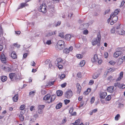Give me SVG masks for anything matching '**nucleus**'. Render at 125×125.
Segmentation results:
<instances>
[{
    "instance_id": "c03bdc74",
    "label": "nucleus",
    "mask_w": 125,
    "mask_h": 125,
    "mask_svg": "<svg viewBox=\"0 0 125 125\" xmlns=\"http://www.w3.org/2000/svg\"><path fill=\"white\" fill-rule=\"evenodd\" d=\"M59 36L61 37L62 38H63L64 37V35L63 33L62 32L60 33H59Z\"/></svg>"
},
{
    "instance_id": "c9c22d12",
    "label": "nucleus",
    "mask_w": 125,
    "mask_h": 125,
    "mask_svg": "<svg viewBox=\"0 0 125 125\" xmlns=\"http://www.w3.org/2000/svg\"><path fill=\"white\" fill-rule=\"evenodd\" d=\"M36 92L35 91H31L30 92L29 94V95H30L31 96H33L35 94V93Z\"/></svg>"
},
{
    "instance_id": "f257e3e1",
    "label": "nucleus",
    "mask_w": 125,
    "mask_h": 125,
    "mask_svg": "<svg viewBox=\"0 0 125 125\" xmlns=\"http://www.w3.org/2000/svg\"><path fill=\"white\" fill-rule=\"evenodd\" d=\"M65 47L64 42L62 40H59L55 46V48L57 50L62 49Z\"/></svg>"
},
{
    "instance_id": "6ab92c4d",
    "label": "nucleus",
    "mask_w": 125,
    "mask_h": 125,
    "mask_svg": "<svg viewBox=\"0 0 125 125\" xmlns=\"http://www.w3.org/2000/svg\"><path fill=\"white\" fill-rule=\"evenodd\" d=\"M56 98V96L55 95H52L50 99V101H49L48 102L49 103H50L53 101Z\"/></svg>"
},
{
    "instance_id": "4d7b16f0",
    "label": "nucleus",
    "mask_w": 125,
    "mask_h": 125,
    "mask_svg": "<svg viewBox=\"0 0 125 125\" xmlns=\"http://www.w3.org/2000/svg\"><path fill=\"white\" fill-rule=\"evenodd\" d=\"M76 56L78 59H81L83 57V55H76Z\"/></svg>"
},
{
    "instance_id": "bf43d9fd",
    "label": "nucleus",
    "mask_w": 125,
    "mask_h": 125,
    "mask_svg": "<svg viewBox=\"0 0 125 125\" xmlns=\"http://www.w3.org/2000/svg\"><path fill=\"white\" fill-rule=\"evenodd\" d=\"M111 33H114L115 32V29L114 28H112L111 30Z\"/></svg>"
},
{
    "instance_id": "37998d69",
    "label": "nucleus",
    "mask_w": 125,
    "mask_h": 125,
    "mask_svg": "<svg viewBox=\"0 0 125 125\" xmlns=\"http://www.w3.org/2000/svg\"><path fill=\"white\" fill-rule=\"evenodd\" d=\"M120 117V115L119 114H117L115 117V120L116 121L118 120L119 119V118Z\"/></svg>"
},
{
    "instance_id": "5fc2aeb1",
    "label": "nucleus",
    "mask_w": 125,
    "mask_h": 125,
    "mask_svg": "<svg viewBox=\"0 0 125 125\" xmlns=\"http://www.w3.org/2000/svg\"><path fill=\"white\" fill-rule=\"evenodd\" d=\"M36 63L34 61H32L31 63V65L32 66H35V65Z\"/></svg>"
},
{
    "instance_id": "6e6d98bb",
    "label": "nucleus",
    "mask_w": 125,
    "mask_h": 125,
    "mask_svg": "<svg viewBox=\"0 0 125 125\" xmlns=\"http://www.w3.org/2000/svg\"><path fill=\"white\" fill-rule=\"evenodd\" d=\"M41 93L43 95H44L46 94V91L44 90H41Z\"/></svg>"
},
{
    "instance_id": "f704fd0d",
    "label": "nucleus",
    "mask_w": 125,
    "mask_h": 125,
    "mask_svg": "<svg viewBox=\"0 0 125 125\" xmlns=\"http://www.w3.org/2000/svg\"><path fill=\"white\" fill-rule=\"evenodd\" d=\"M119 88L123 89L125 88V85L123 83H120Z\"/></svg>"
},
{
    "instance_id": "7c9ffc66",
    "label": "nucleus",
    "mask_w": 125,
    "mask_h": 125,
    "mask_svg": "<svg viewBox=\"0 0 125 125\" xmlns=\"http://www.w3.org/2000/svg\"><path fill=\"white\" fill-rule=\"evenodd\" d=\"M71 38V35L70 34H67L65 36V38L67 40H70Z\"/></svg>"
},
{
    "instance_id": "4be33fe9",
    "label": "nucleus",
    "mask_w": 125,
    "mask_h": 125,
    "mask_svg": "<svg viewBox=\"0 0 125 125\" xmlns=\"http://www.w3.org/2000/svg\"><path fill=\"white\" fill-rule=\"evenodd\" d=\"M55 81H49L47 83L46 85L47 86H50L54 84Z\"/></svg>"
},
{
    "instance_id": "412c9836",
    "label": "nucleus",
    "mask_w": 125,
    "mask_h": 125,
    "mask_svg": "<svg viewBox=\"0 0 125 125\" xmlns=\"http://www.w3.org/2000/svg\"><path fill=\"white\" fill-rule=\"evenodd\" d=\"M56 33V31L50 32L46 35V36L48 37L51 36L52 35L55 34Z\"/></svg>"
},
{
    "instance_id": "cd10ccee",
    "label": "nucleus",
    "mask_w": 125,
    "mask_h": 125,
    "mask_svg": "<svg viewBox=\"0 0 125 125\" xmlns=\"http://www.w3.org/2000/svg\"><path fill=\"white\" fill-rule=\"evenodd\" d=\"M80 119H78L76 120L74 123H72L73 125H77L80 124Z\"/></svg>"
},
{
    "instance_id": "5701e85b",
    "label": "nucleus",
    "mask_w": 125,
    "mask_h": 125,
    "mask_svg": "<svg viewBox=\"0 0 125 125\" xmlns=\"http://www.w3.org/2000/svg\"><path fill=\"white\" fill-rule=\"evenodd\" d=\"M120 11V9H116L115 10L114 13H112L111 14H113V15H117Z\"/></svg>"
},
{
    "instance_id": "ddd939ff",
    "label": "nucleus",
    "mask_w": 125,
    "mask_h": 125,
    "mask_svg": "<svg viewBox=\"0 0 125 125\" xmlns=\"http://www.w3.org/2000/svg\"><path fill=\"white\" fill-rule=\"evenodd\" d=\"M107 93L105 92H101L99 94L100 97L102 99H104L107 95Z\"/></svg>"
},
{
    "instance_id": "72a5a7b5",
    "label": "nucleus",
    "mask_w": 125,
    "mask_h": 125,
    "mask_svg": "<svg viewBox=\"0 0 125 125\" xmlns=\"http://www.w3.org/2000/svg\"><path fill=\"white\" fill-rule=\"evenodd\" d=\"M2 81L3 82H4L7 80V77L5 76H2L1 78Z\"/></svg>"
},
{
    "instance_id": "7ed1b4c3",
    "label": "nucleus",
    "mask_w": 125,
    "mask_h": 125,
    "mask_svg": "<svg viewBox=\"0 0 125 125\" xmlns=\"http://www.w3.org/2000/svg\"><path fill=\"white\" fill-rule=\"evenodd\" d=\"M97 38L98 41L97 40L96 38H95L93 39L92 42V45L94 46L96 45L97 43H99L101 40V35L100 33H98L97 34Z\"/></svg>"
},
{
    "instance_id": "473e14b6",
    "label": "nucleus",
    "mask_w": 125,
    "mask_h": 125,
    "mask_svg": "<svg viewBox=\"0 0 125 125\" xmlns=\"http://www.w3.org/2000/svg\"><path fill=\"white\" fill-rule=\"evenodd\" d=\"M19 117L20 120L21 121H23L24 119L23 116L21 114H20L19 115Z\"/></svg>"
},
{
    "instance_id": "338daca9",
    "label": "nucleus",
    "mask_w": 125,
    "mask_h": 125,
    "mask_svg": "<svg viewBox=\"0 0 125 125\" xmlns=\"http://www.w3.org/2000/svg\"><path fill=\"white\" fill-rule=\"evenodd\" d=\"M110 9H108L106 10L104 12V14L105 15L108 13L110 12Z\"/></svg>"
},
{
    "instance_id": "9d476101",
    "label": "nucleus",
    "mask_w": 125,
    "mask_h": 125,
    "mask_svg": "<svg viewBox=\"0 0 125 125\" xmlns=\"http://www.w3.org/2000/svg\"><path fill=\"white\" fill-rule=\"evenodd\" d=\"M0 55V58L2 62L4 63H6V59L5 55Z\"/></svg>"
},
{
    "instance_id": "052dcab7",
    "label": "nucleus",
    "mask_w": 125,
    "mask_h": 125,
    "mask_svg": "<svg viewBox=\"0 0 125 125\" xmlns=\"http://www.w3.org/2000/svg\"><path fill=\"white\" fill-rule=\"evenodd\" d=\"M34 107H35V106H32V105L31 106L30 108V110L31 111H32L33 110H34Z\"/></svg>"
},
{
    "instance_id": "9b49d317",
    "label": "nucleus",
    "mask_w": 125,
    "mask_h": 125,
    "mask_svg": "<svg viewBox=\"0 0 125 125\" xmlns=\"http://www.w3.org/2000/svg\"><path fill=\"white\" fill-rule=\"evenodd\" d=\"M76 87L77 89V93L80 94L81 91V87L79 83L77 84Z\"/></svg>"
},
{
    "instance_id": "aec40b11",
    "label": "nucleus",
    "mask_w": 125,
    "mask_h": 125,
    "mask_svg": "<svg viewBox=\"0 0 125 125\" xmlns=\"http://www.w3.org/2000/svg\"><path fill=\"white\" fill-rule=\"evenodd\" d=\"M107 90L109 92H112L114 91V87L112 86H110L108 87L107 88Z\"/></svg>"
},
{
    "instance_id": "a878e982",
    "label": "nucleus",
    "mask_w": 125,
    "mask_h": 125,
    "mask_svg": "<svg viewBox=\"0 0 125 125\" xmlns=\"http://www.w3.org/2000/svg\"><path fill=\"white\" fill-rule=\"evenodd\" d=\"M62 92L61 90H59L56 92V94L58 96H61L62 94Z\"/></svg>"
},
{
    "instance_id": "ea45409f",
    "label": "nucleus",
    "mask_w": 125,
    "mask_h": 125,
    "mask_svg": "<svg viewBox=\"0 0 125 125\" xmlns=\"http://www.w3.org/2000/svg\"><path fill=\"white\" fill-rule=\"evenodd\" d=\"M111 98V96L110 95H108L105 98V100L106 101H109Z\"/></svg>"
},
{
    "instance_id": "680f3d73",
    "label": "nucleus",
    "mask_w": 125,
    "mask_h": 125,
    "mask_svg": "<svg viewBox=\"0 0 125 125\" xmlns=\"http://www.w3.org/2000/svg\"><path fill=\"white\" fill-rule=\"evenodd\" d=\"M61 23V22L60 21H58L56 24H55V26L56 27H57V26H59L60 25Z\"/></svg>"
},
{
    "instance_id": "774afa93",
    "label": "nucleus",
    "mask_w": 125,
    "mask_h": 125,
    "mask_svg": "<svg viewBox=\"0 0 125 125\" xmlns=\"http://www.w3.org/2000/svg\"><path fill=\"white\" fill-rule=\"evenodd\" d=\"M49 68L51 69H52L53 68V66L51 63H50L49 65Z\"/></svg>"
},
{
    "instance_id": "09e8293b",
    "label": "nucleus",
    "mask_w": 125,
    "mask_h": 125,
    "mask_svg": "<svg viewBox=\"0 0 125 125\" xmlns=\"http://www.w3.org/2000/svg\"><path fill=\"white\" fill-rule=\"evenodd\" d=\"M109 63L110 64L112 65H114L115 63V62L113 61H110L109 62Z\"/></svg>"
},
{
    "instance_id": "4468645a",
    "label": "nucleus",
    "mask_w": 125,
    "mask_h": 125,
    "mask_svg": "<svg viewBox=\"0 0 125 125\" xmlns=\"http://www.w3.org/2000/svg\"><path fill=\"white\" fill-rule=\"evenodd\" d=\"M116 31L119 34L125 35V31L123 29H120L119 30H116Z\"/></svg>"
},
{
    "instance_id": "1a4fd4ad",
    "label": "nucleus",
    "mask_w": 125,
    "mask_h": 125,
    "mask_svg": "<svg viewBox=\"0 0 125 125\" xmlns=\"http://www.w3.org/2000/svg\"><path fill=\"white\" fill-rule=\"evenodd\" d=\"M73 50V47L72 46H71L69 47V49L67 48H65L63 50V52L64 53L66 54L72 51Z\"/></svg>"
},
{
    "instance_id": "2f4dec72",
    "label": "nucleus",
    "mask_w": 125,
    "mask_h": 125,
    "mask_svg": "<svg viewBox=\"0 0 125 125\" xmlns=\"http://www.w3.org/2000/svg\"><path fill=\"white\" fill-rule=\"evenodd\" d=\"M44 107L45 105H40L38 106V108L42 110Z\"/></svg>"
},
{
    "instance_id": "4c0bfd02",
    "label": "nucleus",
    "mask_w": 125,
    "mask_h": 125,
    "mask_svg": "<svg viewBox=\"0 0 125 125\" xmlns=\"http://www.w3.org/2000/svg\"><path fill=\"white\" fill-rule=\"evenodd\" d=\"M13 45L15 47H16L18 48H19L21 46L20 45L18 44L17 43H14Z\"/></svg>"
},
{
    "instance_id": "f8f14e48",
    "label": "nucleus",
    "mask_w": 125,
    "mask_h": 125,
    "mask_svg": "<svg viewBox=\"0 0 125 125\" xmlns=\"http://www.w3.org/2000/svg\"><path fill=\"white\" fill-rule=\"evenodd\" d=\"M120 49H121L120 48L117 49L115 52L114 53V55H121L123 54L122 52L120 50Z\"/></svg>"
},
{
    "instance_id": "0e129e2a",
    "label": "nucleus",
    "mask_w": 125,
    "mask_h": 125,
    "mask_svg": "<svg viewBox=\"0 0 125 125\" xmlns=\"http://www.w3.org/2000/svg\"><path fill=\"white\" fill-rule=\"evenodd\" d=\"M66 121V118L62 120L61 123L62 124H63L65 123Z\"/></svg>"
},
{
    "instance_id": "dca6fc26",
    "label": "nucleus",
    "mask_w": 125,
    "mask_h": 125,
    "mask_svg": "<svg viewBox=\"0 0 125 125\" xmlns=\"http://www.w3.org/2000/svg\"><path fill=\"white\" fill-rule=\"evenodd\" d=\"M18 94H16L12 98V100L13 101L16 102L17 101L18 99Z\"/></svg>"
},
{
    "instance_id": "13d9d810",
    "label": "nucleus",
    "mask_w": 125,
    "mask_h": 125,
    "mask_svg": "<svg viewBox=\"0 0 125 125\" xmlns=\"http://www.w3.org/2000/svg\"><path fill=\"white\" fill-rule=\"evenodd\" d=\"M66 83H65L63 84H62L61 85V86L62 88H64L66 86Z\"/></svg>"
},
{
    "instance_id": "c756f323",
    "label": "nucleus",
    "mask_w": 125,
    "mask_h": 125,
    "mask_svg": "<svg viewBox=\"0 0 125 125\" xmlns=\"http://www.w3.org/2000/svg\"><path fill=\"white\" fill-rule=\"evenodd\" d=\"M27 5L26 4V3H22L21 4V6L18 9H19L20 8H23L25 6H27Z\"/></svg>"
},
{
    "instance_id": "69168bd1",
    "label": "nucleus",
    "mask_w": 125,
    "mask_h": 125,
    "mask_svg": "<svg viewBox=\"0 0 125 125\" xmlns=\"http://www.w3.org/2000/svg\"><path fill=\"white\" fill-rule=\"evenodd\" d=\"M125 2L124 1H122L121 3V4L120 5V7H121L124 5Z\"/></svg>"
},
{
    "instance_id": "a19ab883",
    "label": "nucleus",
    "mask_w": 125,
    "mask_h": 125,
    "mask_svg": "<svg viewBox=\"0 0 125 125\" xmlns=\"http://www.w3.org/2000/svg\"><path fill=\"white\" fill-rule=\"evenodd\" d=\"M44 43L45 44H46L48 45H50L51 44L52 42L51 40H48L46 42H44Z\"/></svg>"
},
{
    "instance_id": "de8ad7c7",
    "label": "nucleus",
    "mask_w": 125,
    "mask_h": 125,
    "mask_svg": "<svg viewBox=\"0 0 125 125\" xmlns=\"http://www.w3.org/2000/svg\"><path fill=\"white\" fill-rule=\"evenodd\" d=\"M88 31L87 30H85L83 31V34L85 35H86L88 34Z\"/></svg>"
},
{
    "instance_id": "e2e57ef3",
    "label": "nucleus",
    "mask_w": 125,
    "mask_h": 125,
    "mask_svg": "<svg viewBox=\"0 0 125 125\" xmlns=\"http://www.w3.org/2000/svg\"><path fill=\"white\" fill-rule=\"evenodd\" d=\"M65 76V75L64 74H62L60 76V78L61 79H62L63 78H64Z\"/></svg>"
},
{
    "instance_id": "864d4df0",
    "label": "nucleus",
    "mask_w": 125,
    "mask_h": 125,
    "mask_svg": "<svg viewBox=\"0 0 125 125\" xmlns=\"http://www.w3.org/2000/svg\"><path fill=\"white\" fill-rule=\"evenodd\" d=\"M43 112L42 110H41L38 108V112L39 114H42Z\"/></svg>"
},
{
    "instance_id": "58836bf2",
    "label": "nucleus",
    "mask_w": 125,
    "mask_h": 125,
    "mask_svg": "<svg viewBox=\"0 0 125 125\" xmlns=\"http://www.w3.org/2000/svg\"><path fill=\"white\" fill-rule=\"evenodd\" d=\"M120 83H114V86L115 87H118L119 88L120 87Z\"/></svg>"
},
{
    "instance_id": "b1692460",
    "label": "nucleus",
    "mask_w": 125,
    "mask_h": 125,
    "mask_svg": "<svg viewBox=\"0 0 125 125\" xmlns=\"http://www.w3.org/2000/svg\"><path fill=\"white\" fill-rule=\"evenodd\" d=\"M124 57H120L119 59V60L118 61V63L119 64H121L123 62L124 60Z\"/></svg>"
},
{
    "instance_id": "a18cd8bd",
    "label": "nucleus",
    "mask_w": 125,
    "mask_h": 125,
    "mask_svg": "<svg viewBox=\"0 0 125 125\" xmlns=\"http://www.w3.org/2000/svg\"><path fill=\"white\" fill-rule=\"evenodd\" d=\"M45 63L46 64H50L51 63V61L49 59H47L46 60L45 62Z\"/></svg>"
},
{
    "instance_id": "393cba45",
    "label": "nucleus",
    "mask_w": 125,
    "mask_h": 125,
    "mask_svg": "<svg viewBox=\"0 0 125 125\" xmlns=\"http://www.w3.org/2000/svg\"><path fill=\"white\" fill-rule=\"evenodd\" d=\"M62 106V104L61 103H60L57 104L56 106V108L57 109H60Z\"/></svg>"
},
{
    "instance_id": "e433bc0d",
    "label": "nucleus",
    "mask_w": 125,
    "mask_h": 125,
    "mask_svg": "<svg viewBox=\"0 0 125 125\" xmlns=\"http://www.w3.org/2000/svg\"><path fill=\"white\" fill-rule=\"evenodd\" d=\"M56 66H57L59 69H62L63 68V66L61 65V64H55Z\"/></svg>"
},
{
    "instance_id": "f03ea898",
    "label": "nucleus",
    "mask_w": 125,
    "mask_h": 125,
    "mask_svg": "<svg viewBox=\"0 0 125 125\" xmlns=\"http://www.w3.org/2000/svg\"><path fill=\"white\" fill-rule=\"evenodd\" d=\"M9 77L12 81H14L15 80H19L20 78V76L18 74L15 73H11L9 74Z\"/></svg>"
},
{
    "instance_id": "f3484780",
    "label": "nucleus",
    "mask_w": 125,
    "mask_h": 125,
    "mask_svg": "<svg viewBox=\"0 0 125 125\" xmlns=\"http://www.w3.org/2000/svg\"><path fill=\"white\" fill-rule=\"evenodd\" d=\"M98 55H94V57L92 58L91 61L92 62L97 61L98 60Z\"/></svg>"
},
{
    "instance_id": "c85d7f7f",
    "label": "nucleus",
    "mask_w": 125,
    "mask_h": 125,
    "mask_svg": "<svg viewBox=\"0 0 125 125\" xmlns=\"http://www.w3.org/2000/svg\"><path fill=\"white\" fill-rule=\"evenodd\" d=\"M85 62L83 60L81 61L79 63V66L83 67L85 64Z\"/></svg>"
},
{
    "instance_id": "2eb2a0df",
    "label": "nucleus",
    "mask_w": 125,
    "mask_h": 125,
    "mask_svg": "<svg viewBox=\"0 0 125 125\" xmlns=\"http://www.w3.org/2000/svg\"><path fill=\"white\" fill-rule=\"evenodd\" d=\"M63 60L61 58H57L55 61V64H62V62Z\"/></svg>"
},
{
    "instance_id": "49530a36",
    "label": "nucleus",
    "mask_w": 125,
    "mask_h": 125,
    "mask_svg": "<svg viewBox=\"0 0 125 125\" xmlns=\"http://www.w3.org/2000/svg\"><path fill=\"white\" fill-rule=\"evenodd\" d=\"M25 105L24 104L21 105L20 107V109L21 110H23L25 107Z\"/></svg>"
},
{
    "instance_id": "bb28decb",
    "label": "nucleus",
    "mask_w": 125,
    "mask_h": 125,
    "mask_svg": "<svg viewBox=\"0 0 125 125\" xmlns=\"http://www.w3.org/2000/svg\"><path fill=\"white\" fill-rule=\"evenodd\" d=\"M100 73H95L93 75V78L94 79H96L100 75Z\"/></svg>"
},
{
    "instance_id": "6e6552de",
    "label": "nucleus",
    "mask_w": 125,
    "mask_h": 125,
    "mask_svg": "<svg viewBox=\"0 0 125 125\" xmlns=\"http://www.w3.org/2000/svg\"><path fill=\"white\" fill-rule=\"evenodd\" d=\"M89 26V24L88 23L82 24L80 25V29L81 30H83L85 28H87Z\"/></svg>"
},
{
    "instance_id": "603ef678",
    "label": "nucleus",
    "mask_w": 125,
    "mask_h": 125,
    "mask_svg": "<svg viewBox=\"0 0 125 125\" xmlns=\"http://www.w3.org/2000/svg\"><path fill=\"white\" fill-rule=\"evenodd\" d=\"M73 107H72L70 108V109L69 111V112L71 114V115L72 114L73 111Z\"/></svg>"
},
{
    "instance_id": "39448f33",
    "label": "nucleus",
    "mask_w": 125,
    "mask_h": 125,
    "mask_svg": "<svg viewBox=\"0 0 125 125\" xmlns=\"http://www.w3.org/2000/svg\"><path fill=\"white\" fill-rule=\"evenodd\" d=\"M73 94L71 90H69L66 91L65 93V96L67 99H70L72 96Z\"/></svg>"
},
{
    "instance_id": "8fccbe9b",
    "label": "nucleus",
    "mask_w": 125,
    "mask_h": 125,
    "mask_svg": "<svg viewBox=\"0 0 125 125\" xmlns=\"http://www.w3.org/2000/svg\"><path fill=\"white\" fill-rule=\"evenodd\" d=\"M94 81L93 80H91L89 81V85H92L94 83Z\"/></svg>"
},
{
    "instance_id": "3c124183",
    "label": "nucleus",
    "mask_w": 125,
    "mask_h": 125,
    "mask_svg": "<svg viewBox=\"0 0 125 125\" xmlns=\"http://www.w3.org/2000/svg\"><path fill=\"white\" fill-rule=\"evenodd\" d=\"M95 100L94 97H92L91 99V104L93 103Z\"/></svg>"
},
{
    "instance_id": "0eeeda50",
    "label": "nucleus",
    "mask_w": 125,
    "mask_h": 125,
    "mask_svg": "<svg viewBox=\"0 0 125 125\" xmlns=\"http://www.w3.org/2000/svg\"><path fill=\"white\" fill-rule=\"evenodd\" d=\"M2 68L5 71L8 72H11L13 70L11 67L2 66Z\"/></svg>"
},
{
    "instance_id": "20e7f679",
    "label": "nucleus",
    "mask_w": 125,
    "mask_h": 125,
    "mask_svg": "<svg viewBox=\"0 0 125 125\" xmlns=\"http://www.w3.org/2000/svg\"><path fill=\"white\" fill-rule=\"evenodd\" d=\"M46 6L45 4H41L39 8V10L43 13H45L47 11Z\"/></svg>"
},
{
    "instance_id": "a211bd4d",
    "label": "nucleus",
    "mask_w": 125,
    "mask_h": 125,
    "mask_svg": "<svg viewBox=\"0 0 125 125\" xmlns=\"http://www.w3.org/2000/svg\"><path fill=\"white\" fill-rule=\"evenodd\" d=\"M51 96L50 94H47L45 95L43 98V100H48L50 99Z\"/></svg>"
},
{
    "instance_id": "79ce46f5",
    "label": "nucleus",
    "mask_w": 125,
    "mask_h": 125,
    "mask_svg": "<svg viewBox=\"0 0 125 125\" xmlns=\"http://www.w3.org/2000/svg\"><path fill=\"white\" fill-rule=\"evenodd\" d=\"M64 102L65 104L66 105L70 102V101L69 100L65 99L64 100Z\"/></svg>"
},
{
    "instance_id": "423d86ee",
    "label": "nucleus",
    "mask_w": 125,
    "mask_h": 125,
    "mask_svg": "<svg viewBox=\"0 0 125 125\" xmlns=\"http://www.w3.org/2000/svg\"><path fill=\"white\" fill-rule=\"evenodd\" d=\"M110 18H111L112 21L114 22H116L118 20V17L117 15H115L113 14L110 15Z\"/></svg>"
}]
</instances>
